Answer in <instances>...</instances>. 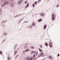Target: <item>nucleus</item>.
Listing matches in <instances>:
<instances>
[{"label": "nucleus", "instance_id": "nucleus-4", "mask_svg": "<svg viewBox=\"0 0 60 60\" xmlns=\"http://www.w3.org/2000/svg\"><path fill=\"white\" fill-rule=\"evenodd\" d=\"M3 35L4 36H5H5H7V34L6 33H4Z\"/></svg>", "mask_w": 60, "mask_h": 60}, {"label": "nucleus", "instance_id": "nucleus-51", "mask_svg": "<svg viewBox=\"0 0 60 60\" xmlns=\"http://www.w3.org/2000/svg\"><path fill=\"white\" fill-rule=\"evenodd\" d=\"M26 22H27V21H26L24 22V23H25Z\"/></svg>", "mask_w": 60, "mask_h": 60}, {"label": "nucleus", "instance_id": "nucleus-57", "mask_svg": "<svg viewBox=\"0 0 60 60\" xmlns=\"http://www.w3.org/2000/svg\"><path fill=\"white\" fill-rule=\"evenodd\" d=\"M11 1H13V0H10Z\"/></svg>", "mask_w": 60, "mask_h": 60}, {"label": "nucleus", "instance_id": "nucleus-5", "mask_svg": "<svg viewBox=\"0 0 60 60\" xmlns=\"http://www.w3.org/2000/svg\"><path fill=\"white\" fill-rule=\"evenodd\" d=\"M10 5V6H11V7H13V6H14V5L12 3H11Z\"/></svg>", "mask_w": 60, "mask_h": 60}, {"label": "nucleus", "instance_id": "nucleus-39", "mask_svg": "<svg viewBox=\"0 0 60 60\" xmlns=\"http://www.w3.org/2000/svg\"><path fill=\"white\" fill-rule=\"evenodd\" d=\"M20 2H21H21H22V1H23V0H20Z\"/></svg>", "mask_w": 60, "mask_h": 60}, {"label": "nucleus", "instance_id": "nucleus-50", "mask_svg": "<svg viewBox=\"0 0 60 60\" xmlns=\"http://www.w3.org/2000/svg\"><path fill=\"white\" fill-rule=\"evenodd\" d=\"M2 23H4V21H3L2 22Z\"/></svg>", "mask_w": 60, "mask_h": 60}, {"label": "nucleus", "instance_id": "nucleus-23", "mask_svg": "<svg viewBox=\"0 0 60 60\" xmlns=\"http://www.w3.org/2000/svg\"><path fill=\"white\" fill-rule=\"evenodd\" d=\"M24 19V18H22V19H21L20 20V21H19V22H20V21H22V19Z\"/></svg>", "mask_w": 60, "mask_h": 60}, {"label": "nucleus", "instance_id": "nucleus-38", "mask_svg": "<svg viewBox=\"0 0 60 60\" xmlns=\"http://www.w3.org/2000/svg\"><path fill=\"white\" fill-rule=\"evenodd\" d=\"M33 52V53H36V52L34 51H33V52Z\"/></svg>", "mask_w": 60, "mask_h": 60}, {"label": "nucleus", "instance_id": "nucleus-56", "mask_svg": "<svg viewBox=\"0 0 60 60\" xmlns=\"http://www.w3.org/2000/svg\"><path fill=\"white\" fill-rule=\"evenodd\" d=\"M40 0H38V2H39V1H40Z\"/></svg>", "mask_w": 60, "mask_h": 60}, {"label": "nucleus", "instance_id": "nucleus-21", "mask_svg": "<svg viewBox=\"0 0 60 60\" xmlns=\"http://www.w3.org/2000/svg\"><path fill=\"white\" fill-rule=\"evenodd\" d=\"M40 55H41V56H42V57L44 56V54H42V55H41V54Z\"/></svg>", "mask_w": 60, "mask_h": 60}, {"label": "nucleus", "instance_id": "nucleus-18", "mask_svg": "<svg viewBox=\"0 0 60 60\" xmlns=\"http://www.w3.org/2000/svg\"><path fill=\"white\" fill-rule=\"evenodd\" d=\"M45 45L46 46H48V44L47 43H45Z\"/></svg>", "mask_w": 60, "mask_h": 60}, {"label": "nucleus", "instance_id": "nucleus-47", "mask_svg": "<svg viewBox=\"0 0 60 60\" xmlns=\"http://www.w3.org/2000/svg\"><path fill=\"white\" fill-rule=\"evenodd\" d=\"M60 55L59 54H58V56H59Z\"/></svg>", "mask_w": 60, "mask_h": 60}, {"label": "nucleus", "instance_id": "nucleus-2", "mask_svg": "<svg viewBox=\"0 0 60 60\" xmlns=\"http://www.w3.org/2000/svg\"><path fill=\"white\" fill-rule=\"evenodd\" d=\"M49 46L51 48L52 47V43L51 42H50L49 43Z\"/></svg>", "mask_w": 60, "mask_h": 60}, {"label": "nucleus", "instance_id": "nucleus-27", "mask_svg": "<svg viewBox=\"0 0 60 60\" xmlns=\"http://www.w3.org/2000/svg\"><path fill=\"white\" fill-rule=\"evenodd\" d=\"M0 13H2V10L0 8Z\"/></svg>", "mask_w": 60, "mask_h": 60}, {"label": "nucleus", "instance_id": "nucleus-9", "mask_svg": "<svg viewBox=\"0 0 60 60\" xmlns=\"http://www.w3.org/2000/svg\"><path fill=\"white\" fill-rule=\"evenodd\" d=\"M5 5V4H4V3L3 4H2V5H1V7H4V6Z\"/></svg>", "mask_w": 60, "mask_h": 60}, {"label": "nucleus", "instance_id": "nucleus-15", "mask_svg": "<svg viewBox=\"0 0 60 60\" xmlns=\"http://www.w3.org/2000/svg\"><path fill=\"white\" fill-rule=\"evenodd\" d=\"M27 60H30V57H27L26 58Z\"/></svg>", "mask_w": 60, "mask_h": 60}, {"label": "nucleus", "instance_id": "nucleus-40", "mask_svg": "<svg viewBox=\"0 0 60 60\" xmlns=\"http://www.w3.org/2000/svg\"><path fill=\"white\" fill-rule=\"evenodd\" d=\"M28 28H30V26H28L27 27Z\"/></svg>", "mask_w": 60, "mask_h": 60}, {"label": "nucleus", "instance_id": "nucleus-44", "mask_svg": "<svg viewBox=\"0 0 60 60\" xmlns=\"http://www.w3.org/2000/svg\"><path fill=\"white\" fill-rule=\"evenodd\" d=\"M41 53V55H42L43 54V52H42V53Z\"/></svg>", "mask_w": 60, "mask_h": 60}, {"label": "nucleus", "instance_id": "nucleus-54", "mask_svg": "<svg viewBox=\"0 0 60 60\" xmlns=\"http://www.w3.org/2000/svg\"><path fill=\"white\" fill-rule=\"evenodd\" d=\"M25 4H26V1L25 2Z\"/></svg>", "mask_w": 60, "mask_h": 60}, {"label": "nucleus", "instance_id": "nucleus-16", "mask_svg": "<svg viewBox=\"0 0 60 60\" xmlns=\"http://www.w3.org/2000/svg\"><path fill=\"white\" fill-rule=\"evenodd\" d=\"M32 26H35V24H34V23L33 22V23L32 25Z\"/></svg>", "mask_w": 60, "mask_h": 60}, {"label": "nucleus", "instance_id": "nucleus-49", "mask_svg": "<svg viewBox=\"0 0 60 60\" xmlns=\"http://www.w3.org/2000/svg\"><path fill=\"white\" fill-rule=\"evenodd\" d=\"M3 0L4 2V1H6V0Z\"/></svg>", "mask_w": 60, "mask_h": 60}, {"label": "nucleus", "instance_id": "nucleus-1", "mask_svg": "<svg viewBox=\"0 0 60 60\" xmlns=\"http://www.w3.org/2000/svg\"><path fill=\"white\" fill-rule=\"evenodd\" d=\"M4 3L5 5H7L9 4V2L7 1H6Z\"/></svg>", "mask_w": 60, "mask_h": 60}, {"label": "nucleus", "instance_id": "nucleus-24", "mask_svg": "<svg viewBox=\"0 0 60 60\" xmlns=\"http://www.w3.org/2000/svg\"><path fill=\"white\" fill-rule=\"evenodd\" d=\"M39 50L40 51V52H42V51L39 48Z\"/></svg>", "mask_w": 60, "mask_h": 60}, {"label": "nucleus", "instance_id": "nucleus-41", "mask_svg": "<svg viewBox=\"0 0 60 60\" xmlns=\"http://www.w3.org/2000/svg\"><path fill=\"white\" fill-rule=\"evenodd\" d=\"M37 59V58H33V59H34L35 60V59Z\"/></svg>", "mask_w": 60, "mask_h": 60}, {"label": "nucleus", "instance_id": "nucleus-12", "mask_svg": "<svg viewBox=\"0 0 60 60\" xmlns=\"http://www.w3.org/2000/svg\"><path fill=\"white\" fill-rule=\"evenodd\" d=\"M18 4H21V3L19 1V2H18Z\"/></svg>", "mask_w": 60, "mask_h": 60}, {"label": "nucleus", "instance_id": "nucleus-36", "mask_svg": "<svg viewBox=\"0 0 60 60\" xmlns=\"http://www.w3.org/2000/svg\"><path fill=\"white\" fill-rule=\"evenodd\" d=\"M40 48H42V46L41 45H40Z\"/></svg>", "mask_w": 60, "mask_h": 60}, {"label": "nucleus", "instance_id": "nucleus-34", "mask_svg": "<svg viewBox=\"0 0 60 60\" xmlns=\"http://www.w3.org/2000/svg\"><path fill=\"white\" fill-rule=\"evenodd\" d=\"M37 4V2H36V1H35V4Z\"/></svg>", "mask_w": 60, "mask_h": 60}, {"label": "nucleus", "instance_id": "nucleus-22", "mask_svg": "<svg viewBox=\"0 0 60 60\" xmlns=\"http://www.w3.org/2000/svg\"><path fill=\"white\" fill-rule=\"evenodd\" d=\"M32 59H33V57H31L30 58V60H32Z\"/></svg>", "mask_w": 60, "mask_h": 60}, {"label": "nucleus", "instance_id": "nucleus-13", "mask_svg": "<svg viewBox=\"0 0 60 60\" xmlns=\"http://www.w3.org/2000/svg\"><path fill=\"white\" fill-rule=\"evenodd\" d=\"M52 17H55V15H54V13H53L52 14Z\"/></svg>", "mask_w": 60, "mask_h": 60}, {"label": "nucleus", "instance_id": "nucleus-26", "mask_svg": "<svg viewBox=\"0 0 60 60\" xmlns=\"http://www.w3.org/2000/svg\"><path fill=\"white\" fill-rule=\"evenodd\" d=\"M33 6V7H35V5H34V4H33L32 6Z\"/></svg>", "mask_w": 60, "mask_h": 60}, {"label": "nucleus", "instance_id": "nucleus-33", "mask_svg": "<svg viewBox=\"0 0 60 60\" xmlns=\"http://www.w3.org/2000/svg\"><path fill=\"white\" fill-rule=\"evenodd\" d=\"M27 47H28L27 46H26L24 47V49H26V48H27Z\"/></svg>", "mask_w": 60, "mask_h": 60}, {"label": "nucleus", "instance_id": "nucleus-10", "mask_svg": "<svg viewBox=\"0 0 60 60\" xmlns=\"http://www.w3.org/2000/svg\"><path fill=\"white\" fill-rule=\"evenodd\" d=\"M17 52H18V51L16 50H15V55H16L17 53Z\"/></svg>", "mask_w": 60, "mask_h": 60}, {"label": "nucleus", "instance_id": "nucleus-53", "mask_svg": "<svg viewBox=\"0 0 60 60\" xmlns=\"http://www.w3.org/2000/svg\"><path fill=\"white\" fill-rule=\"evenodd\" d=\"M33 51H32L31 52V54H33Z\"/></svg>", "mask_w": 60, "mask_h": 60}, {"label": "nucleus", "instance_id": "nucleus-37", "mask_svg": "<svg viewBox=\"0 0 60 60\" xmlns=\"http://www.w3.org/2000/svg\"><path fill=\"white\" fill-rule=\"evenodd\" d=\"M40 56L41 57V55L39 56H38V57H40Z\"/></svg>", "mask_w": 60, "mask_h": 60}, {"label": "nucleus", "instance_id": "nucleus-11", "mask_svg": "<svg viewBox=\"0 0 60 60\" xmlns=\"http://www.w3.org/2000/svg\"><path fill=\"white\" fill-rule=\"evenodd\" d=\"M52 21H53L55 19V17H52Z\"/></svg>", "mask_w": 60, "mask_h": 60}, {"label": "nucleus", "instance_id": "nucleus-30", "mask_svg": "<svg viewBox=\"0 0 60 60\" xmlns=\"http://www.w3.org/2000/svg\"><path fill=\"white\" fill-rule=\"evenodd\" d=\"M35 54H34V55L33 56V57H35Z\"/></svg>", "mask_w": 60, "mask_h": 60}, {"label": "nucleus", "instance_id": "nucleus-14", "mask_svg": "<svg viewBox=\"0 0 60 60\" xmlns=\"http://www.w3.org/2000/svg\"><path fill=\"white\" fill-rule=\"evenodd\" d=\"M19 56V55L18 54L17 55L15 56L16 58H17Z\"/></svg>", "mask_w": 60, "mask_h": 60}, {"label": "nucleus", "instance_id": "nucleus-35", "mask_svg": "<svg viewBox=\"0 0 60 60\" xmlns=\"http://www.w3.org/2000/svg\"><path fill=\"white\" fill-rule=\"evenodd\" d=\"M4 26H5V25H4L3 24V25H2V27H4Z\"/></svg>", "mask_w": 60, "mask_h": 60}, {"label": "nucleus", "instance_id": "nucleus-6", "mask_svg": "<svg viewBox=\"0 0 60 60\" xmlns=\"http://www.w3.org/2000/svg\"><path fill=\"white\" fill-rule=\"evenodd\" d=\"M40 15L41 16H43L44 15V13L43 12H42V13H41L40 14Z\"/></svg>", "mask_w": 60, "mask_h": 60}, {"label": "nucleus", "instance_id": "nucleus-45", "mask_svg": "<svg viewBox=\"0 0 60 60\" xmlns=\"http://www.w3.org/2000/svg\"><path fill=\"white\" fill-rule=\"evenodd\" d=\"M31 28H33V27L32 26H31L30 27Z\"/></svg>", "mask_w": 60, "mask_h": 60}, {"label": "nucleus", "instance_id": "nucleus-25", "mask_svg": "<svg viewBox=\"0 0 60 60\" xmlns=\"http://www.w3.org/2000/svg\"><path fill=\"white\" fill-rule=\"evenodd\" d=\"M26 52H27L28 50H29V49H27L26 50Z\"/></svg>", "mask_w": 60, "mask_h": 60}, {"label": "nucleus", "instance_id": "nucleus-7", "mask_svg": "<svg viewBox=\"0 0 60 60\" xmlns=\"http://www.w3.org/2000/svg\"><path fill=\"white\" fill-rule=\"evenodd\" d=\"M44 29H46V27H47V26H46V25L45 24L44 26Z\"/></svg>", "mask_w": 60, "mask_h": 60}, {"label": "nucleus", "instance_id": "nucleus-55", "mask_svg": "<svg viewBox=\"0 0 60 60\" xmlns=\"http://www.w3.org/2000/svg\"><path fill=\"white\" fill-rule=\"evenodd\" d=\"M27 45V44H26V45Z\"/></svg>", "mask_w": 60, "mask_h": 60}, {"label": "nucleus", "instance_id": "nucleus-42", "mask_svg": "<svg viewBox=\"0 0 60 60\" xmlns=\"http://www.w3.org/2000/svg\"><path fill=\"white\" fill-rule=\"evenodd\" d=\"M7 21V20H6L5 21H4V23H5V22H6Z\"/></svg>", "mask_w": 60, "mask_h": 60}, {"label": "nucleus", "instance_id": "nucleus-29", "mask_svg": "<svg viewBox=\"0 0 60 60\" xmlns=\"http://www.w3.org/2000/svg\"><path fill=\"white\" fill-rule=\"evenodd\" d=\"M0 54H3V52H2V51H0Z\"/></svg>", "mask_w": 60, "mask_h": 60}, {"label": "nucleus", "instance_id": "nucleus-3", "mask_svg": "<svg viewBox=\"0 0 60 60\" xmlns=\"http://www.w3.org/2000/svg\"><path fill=\"white\" fill-rule=\"evenodd\" d=\"M19 14L17 15V16H18V17H19V16H21L22 14Z\"/></svg>", "mask_w": 60, "mask_h": 60}, {"label": "nucleus", "instance_id": "nucleus-52", "mask_svg": "<svg viewBox=\"0 0 60 60\" xmlns=\"http://www.w3.org/2000/svg\"><path fill=\"white\" fill-rule=\"evenodd\" d=\"M38 54V52H37L36 54V56H37V55Z\"/></svg>", "mask_w": 60, "mask_h": 60}, {"label": "nucleus", "instance_id": "nucleus-32", "mask_svg": "<svg viewBox=\"0 0 60 60\" xmlns=\"http://www.w3.org/2000/svg\"><path fill=\"white\" fill-rule=\"evenodd\" d=\"M17 44H16V45H15L14 47H17Z\"/></svg>", "mask_w": 60, "mask_h": 60}, {"label": "nucleus", "instance_id": "nucleus-19", "mask_svg": "<svg viewBox=\"0 0 60 60\" xmlns=\"http://www.w3.org/2000/svg\"><path fill=\"white\" fill-rule=\"evenodd\" d=\"M14 18H17V17H18V15H16L15 16H14Z\"/></svg>", "mask_w": 60, "mask_h": 60}, {"label": "nucleus", "instance_id": "nucleus-43", "mask_svg": "<svg viewBox=\"0 0 60 60\" xmlns=\"http://www.w3.org/2000/svg\"><path fill=\"white\" fill-rule=\"evenodd\" d=\"M26 52V51L25 50H24L23 52V53H25V52Z\"/></svg>", "mask_w": 60, "mask_h": 60}, {"label": "nucleus", "instance_id": "nucleus-28", "mask_svg": "<svg viewBox=\"0 0 60 60\" xmlns=\"http://www.w3.org/2000/svg\"><path fill=\"white\" fill-rule=\"evenodd\" d=\"M7 59L8 60H10V58L9 57H8Z\"/></svg>", "mask_w": 60, "mask_h": 60}, {"label": "nucleus", "instance_id": "nucleus-31", "mask_svg": "<svg viewBox=\"0 0 60 60\" xmlns=\"http://www.w3.org/2000/svg\"><path fill=\"white\" fill-rule=\"evenodd\" d=\"M31 48H32V49H34V47L33 46H32L31 47Z\"/></svg>", "mask_w": 60, "mask_h": 60}, {"label": "nucleus", "instance_id": "nucleus-8", "mask_svg": "<svg viewBox=\"0 0 60 60\" xmlns=\"http://www.w3.org/2000/svg\"><path fill=\"white\" fill-rule=\"evenodd\" d=\"M28 6H29V4H27L26 5V6L25 7V8H27V7H28Z\"/></svg>", "mask_w": 60, "mask_h": 60}, {"label": "nucleus", "instance_id": "nucleus-17", "mask_svg": "<svg viewBox=\"0 0 60 60\" xmlns=\"http://www.w3.org/2000/svg\"><path fill=\"white\" fill-rule=\"evenodd\" d=\"M38 21L39 22H40L41 21H42V19H40L38 20Z\"/></svg>", "mask_w": 60, "mask_h": 60}, {"label": "nucleus", "instance_id": "nucleus-48", "mask_svg": "<svg viewBox=\"0 0 60 60\" xmlns=\"http://www.w3.org/2000/svg\"><path fill=\"white\" fill-rule=\"evenodd\" d=\"M16 47H14V49H16Z\"/></svg>", "mask_w": 60, "mask_h": 60}, {"label": "nucleus", "instance_id": "nucleus-46", "mask_svg": "<svg viewBox=\"0 0 60 60\" xmlns=\"http://www.w3.org/2000/svg\"><path fill=\"white\" fill-rule=\"evenodd\" d=\"M57 7H59V5H57Z\"/></svg>", "mask_w": 60, "mask_h": 60}, {"label": "nucleus", "instance_id": "nucleus-20", "mask_svg": "<svg viewBox=\"0 0 60 60\" xmlns=\"http://www.w3.org/2000/svg\"><path fill=\"white\" fill-rule=\"evenodd\" d=\"M5 41V39H3V40L2 41V42H4Z\"/></svg>", "mask_w": 60, "mask_h": 60}]
</instances>
